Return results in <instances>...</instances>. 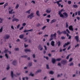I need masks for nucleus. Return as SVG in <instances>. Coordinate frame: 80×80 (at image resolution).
I'll use <instances>...</instances> for the list:
<instances>
[{
    "label": "nucleus",
    "instance_id": "nucleus-52",
    "mask_svg": "<svg viewBox=\"0 0 80 80\" xmlns=\"http://www.w3.org/2000/svg\"><path fill=\"white\" fill-rule=\"evenodd\" d=\"M71 47V46H69L67 49V50H70V48Z\"/></svg>",
    "mask_w": 80,
    "mask_h": 80
},
{
    "label": "nucleus",
    "instance_id": "nucleus-4",
    "mask_svg": "<svg viewBox=\"0 0 80 80\" xmlns=\"http://www.w3.org/2000/svg\"><path fill=\"white\" fill-rule=\"evenodd\" d=\"M75 39H76V40L77 42H79V37L78 36H76L75 37Z\"/></svg>",
    "mask_w": 80,
    "mask_h": 80
},
{
    "label": "nucleus",
    "instance_id": "nucleus-5",
    "mask_svg": "<svg viewBox=\"0 0 80 80\" xmlns=\"http://www.w3.org/2000/svg\"><path fill=\"white\" fill-rule=\"evenodd\" d=\"M70 42H68L67 43H65L63 46V47L65 48L66 46H67V45H70Z\"/></svg>",
    "mask_w": 80,
    "mask_h": 80
},
{
    "label": "nucleus",
    "instance_id": "nucleus-63",
    "mask_svg": "<svg viewBox=\"0 0 80 80\" xmlns=\"http://www.w3.org/2000/svg\"><path fill=\"white\" fill-rule=\"evenodd\" d=\"M20 24L18 25L17 26V28H19V27H20Z\"/></svg>",
    "mask_w": 80,
    "mask_h": 80
},
{
    "label": "nucleus",
    "instance_id": "nucleus-45",
    "mask_svg": "<svg viewBox=\"0 0 80 80\" xmlns=\"http://www.w3.org/2000/svg\"><path fill=\"white\" fill-rule=\"evenodd\" d=\"M46 68L47 69H49V66H48V65H46Z\"/></svg>",
    "mask_w": 80,
    "mask_h": 80
},
{
    "label": "nucleus",
    "instance_id": "nucleus-61",
    "mask_svg": "<svg viewBox=\"0 0 80 80\" xmlns=\"http://www.w3.org/2000/svg\"><path fill=\"white\" fill-rule=\"evenodd\" d=\"M40 23H38L37 24V26L38 27H39L40 26Z\"/></svg>",
    "mask_w": 80,
    "mask_h": 80
},
{
    "label": "nucleus",
    "instance_id": "nucleus-51",
    "mask_svg": "<svg viewBox=\"0 0 80 80\" xmlns=\"http://www.w3.org/2000/svg\"><path fill=\"white\" fill-rule=\"evenodd\" d=\"M7 52H8V50H7L6 49L4 51V53H7Z\"/></svg>",
    "mask_w": 80,
    "mask_h": 80
},
{
    "label": "nucleus",
    "instance_id": "nucleus-37",
    "mask_svg": "<svg viewBox=\"0 0 80 80\" xmlns=\"http://www.w3.org/2000/svg\"><path fill=\"white\" fill-rule=\"evenodd\" d=\"M14 50L15 51H18L19 50V49L18 48H15Z\"/></svg>",
    "mask_w": 80,
    "mask_h": 80
},
{
    "label": "nucleus",
    "instance_id": "nucleus-47",
    "mask_svg": "<svg viewBox=\"0 0 80 80\" xmlns=\"http://www.w3.org/2000/svg\"><path fill=\"white\" fill-rule=\"evenodd\" d=\"M72 58H70L69 60V62H72Z\"/></svg>",
    "mask_w": 80,
    "mask_h": 80
},
{
    "label": "nucleus",
    "instance_id": "nucleus-16",
    "mask_svg": "<svg viewBox=\"0 0 80 80\" xmlns=\"http://www.w3.org/2000/svg\"><path fill=\"white\" fill-rule=\"evenodd\" d=\"M73 7L74 8H77L78 7V6L76 4H74L72 5Z\"/></svg>",
    "mask_w": 80,
    "mask_h": 80
},
{
    "label": "nucleus",
    "instance_id": "nucleus-29",
    "mask_svg": "<svg viewBox=\"0 0 80 80\" xmlns=\"http://www.w3.org/2000/svg\"><path fill=\"white\" fill-rule=\"evenodd\" d=\"M66 28H68V22H66Z\"/></svg>",
    "mask_w": 80,
    "mask_h": 80
},
{
    "label": "nucleus",
    "instance_id": "nucleus-31",
    "mask_svg": "<svg viewBox=\"0 0 80 80\" xmlns=\"http://www.w3.org/2000/svg\"><path fill=\"white\" fill-rule=\"evenodd\" d=\"M50 74H51L52 75L54 73V72L52 71H50L49 72Z\"/></svg>",
    "mask_w": 80,
    "mask_h": 80
},
{
    "label": "nucleus",
    "instance_id": "nucleus-49",
    "mask_svg": "<svg viewBox=\"0 0 80 80\" xmlns=\"http://www.w3.org/2000/svg\"><path fill=\"white\" fill-rule=\"evenodd\" d=\"M44 48H45V50H47V48L46 46H44Z\"/></svg>",
    "mask_w": 80,
    "mask_h": 80
},
{
    "label": "nucleus",
    "instance_id": "nucleus-20",
    "mask_svg": "<svg viewBox=\"0 0 80 80\" xmlns=\"http://www.w3.org/2000/svg\"><path fill=\"white\" fill-rule=\"evenodd\" d=\"M62 33L65 35V34H67V32H66V31H62Z\"/></svg>",
    "mask_w": 80,
    "mask_h": 80
},
{
    "label": "nucleus",
    "instance_id": "nucleus-14",
    "mask_svg": "<svg viewBox=\"0 0 80 80\" xmlns=\"http://www.w3.org/2000/svg\"><path fill=\"white\" fill-rule=\"evenodd\" d=\"M51 38L50 39V41H51V40H53V34H52L50 36Z\"/></svg>",
    "mask_w": 80,
    "mask_h": 80
},
{
    "label": "nucleus",
    "instance_id": "nucleus-42",
    "mask_svg": "<svg viewBox=\"0 0 80 80\" xmlns=\"http://www.w3.org/2000/svg\"><path fill=\"white\" fill-rule=\"evenodd\" d=\"M65 38L64 36H62L61 37V39L63 40Z\"/></svg>",
    "mask_w": 80,
    "mask_h": 80
},
{
    "label": "nucleus",
    "instance_id": "nucleus-18",
    "mask_svg": "<svg viewBox=\"0 0 80 80\" xmlns=\"http://www.w3.org/2000/svg\"><path fill=\"white\" fill-rule=\"evenodd\" d=\"M57 33L59 35H61L62 33V32H60V30H58L57 31Z\"/></svg>",
    "mask_w": 80,
    "mask_h": 80
},
{
    "label": "nucleus",
    "instance_id": "nucleus-25",
    "mask_svg": "<svg viewBox=\"0 0 80 80\" xmlns=\"http://www.w3.org/2000/svg\"><path fill=\"white\" fill-rule=\"evenodd\" d=\"M42 71V70H38L36 72V73H39V72H41Z\"/></svg>",
    "mask_w": 80,
    "mask_h": 80
},
{
    "label": "nucleus",
    "instance_id": "nucleus-36",
    "mask_svg": "<svg viewBox=\"0 0 80 80\" xmlns=\"http://www.w3.org/2000/svg\"><path fill=\"white\" fill-rule=\"evenodd\" d=\"M62 0H60L58 1H57V3H58H58H60V2H62Z\"/></svg>",
    "mask_w": 80,
    "mask_h": 80
},
{
    "label": "nucleus",
    "instance_id": "nucleus-64",
    "mask_svg": "<svg viewBox=\"0 0 80 80\" xmlns=\"http://www.w3.org/2000/svg\"><path fill=\"white\" fill-rule=\"evenodd\" d=\"M48 18H50V15H48L47 16Z\"/></svg>",
    "mask_w": 80,
    "mask_h": 80
},
{
    "label": "nucleus",
    "instance_id": "nucleus-22",
    "mask_svg": "<svg viewBox=\"0 0 80 80\" xmlns=\"http://www.w3.org/2000/svg\"><path fill=\"white\" fill-rule=\"evenodd\" d=\"M30 10H31L30 9L29 10H28V11H26V13H28V14H30Z\"/></svg>",
    "mask_w": 80,
    "mask_h": 80
},
{
    "label": "nucleus",
    "instance_id": "nucleus-1",
    "mask_svg": "<svg viewBox=\"0 0 80 80\" xmlns=\"http://www.w3.org/2000/svg\"><path fill=\"white\" fill-rule=\"evenodd\" d=\"M58 15L60 16V17H64V18H67L68 16V15L66 12H64L63 13V14L62 13V12L60 11H58Z\"/></svg>",
    "mask_w": 80,
    "mask_h": 80
},
{
    "label": "nucleus",
    "instance_id": "nucleus-9",
    "mask_svg": "<svg viewBox=\"0 0 80 80\" xmlns=\"http://www.w3.org/2000/svg\"><path fill=\"white\" fill-rule=\"evenodd\" d=\"M51 44L52 46L54 47V46H55V42L53 41H52L51 43Z\"/></svg>",
    "mask_w": 80,
    "mask_h": 80
},
{
    "label": "nucleus",
    "instance_id": "nucleus-12",
    "mask_svg": "<svg viewBox=\"0 0 80 80\" xmlns=\"http://www.w3.org/2000/svg\"><path fill=\"white\" fill-rule=\"evenodd\" d=\"M23 37H24V35L23 34H21L19 36L20 38L21 39L23 38Z\"/></svg>",
    "mask_w": 80,
    "mask_h": 80
},
{
    "label": "nucleus",
    "instance_id": "nucleus-8",
    "mask_svg": "<svg viewBox=\"0 0 80 80\" xmlns=\"http://www.w3.org/2000/svg\"><path fill=\"white\" fill-rule=\"evenodd\" d=\"M14 21H16L17 22H18L19 21V20H18V19H17V18H13L12 20V22H14Z\"/></svg>",
    "mask_w": 80,
    "mask_h": 80
},
{
    "label": "nucleus",
    "instance_id": "nucleus-41",
    "mask_svg": "<svg viewBox=\"0 0 80 80\" xmlns=\"http://www.w3.org/2000/svg\"><path fill=\"white\" fill-rule=\"evenodd\" d=\"M32 62H31V63H29L28 66L29 67H31V66H32Z\"/></svg>",
    "mask_w": 80,
    "mask_h": 80
},
{
    "label": "nucleus",
    "instance_id": "nucleus-19",
    "mask_svg": "<svg viewBox=\"0 0 80 80\" xmlns=\"http://www.w3.org/2000/svg\"><path fill=\"white\" fill-rule=\"evenodd\" d=\"M56 35H57V33H54L53 35L52 34L53 37V38H56Z\"/></svg>",
    "mask_w": 80,
    "mask_h": 80
},
{
    "label": "nucleus",
    "instance_id": "nucleus-28",
    "mask_svg": "<svg viewBox=\"0 0 80 80\" xmlns=\"http://www.w3.org/2000/svg\"><path fill=\"white\" fill-rule=\"evenodd\" d=\"M21 57H22V58H27V57H28V56L26 55L22 56Z\"/></svg>",
    "mask_w": 80,
    "mask_h": 80
},
{
    "label": "nucleus",
    "instance_id": "nucleus-17",
    "mask_svg": "<svg viewBox=\"0 0 80 80\" xmlns=\"http://www.w3.org/2000/svg\"><path fill=\"white\" fill-rule=\"evenodd\" d=\"M13 10L12 9L11 10L9 11V14H12Z\"/></svg>",
    "mask_w": 80,
    "mask_h": 80
},
{
    "label": "nucleus",
    "instance_id": "nucleus-32",
    "mask_svg": "<svg viewBox=\"0 0 80 80\" xmlns=\"http://www.w3.org/2000/svg\"><path fill=\"white\" fill-rule=\"evenodd\" d=\"M68 4L70 5V4H71V3H72V1H68Z\"/></svg>",
    "mask_w": 80,
    "mask_h": 80
},
{
    "label": "nucleus",
    "instance_id": "nucleus-62",
    "mask_svg": "<svg viewBox=\"0 0 80 80\" xmlns=\"http://www.w3.org/2000/svg\"><path fill=\"white\" fill-rule=\"evenodd\" d=\"M41 45H39V46L38 47V49H40L41 48Z\"/></svg>",
    "mask_w": 80,
    "mask_h": 80
},
{
    "label": "nucleus",
    "instance_id": "nucleus-57",
    "mask_svg": "<svg viewBox=\"0 0 80 80\" xmlns=\"http://www.w3.org/2000/svg\"><path fill=\"white\" fill-rule=\"evenodd\" d=\"M62 63H67V61H63L62 62Z\"/></svg>",
    "mask_w": 80,
    "mask_h": 80
},
{
    "label": "nucleus",
    "instance_id": "nucleus-15",
    "mask_svg": "<svg viewBox=\"0 0 80 80\" xmlns=\"http://www.w3.org/2000/svg\"><path fill=\"white\" fill-rule=\"evenodd\" d=\"M36 13L37 16H38V17L40 16V14H39V11H36Z\"/></svg>",
    "mask_w": 80,
    "mask_h": 80
},
{
    "label": "nucleus",
    "instance_id": "nucleus-30",
    "mask_svg": "<svg viewBox=\"0 0 80 80\" xmlns=\"http://www.w3.org/2000/svg\"><path fill=\"white\" fill-rule=\"evenodd\" d=\"M3 20V18H0V23H2V21Z\"/></svg>",
    "mask_w": 80,
    "mask_h": 80
},
{
    "label": "nucleus",
    "instance_id": "nucleus-60",
    "mask_svg": "<svg viewBox=\"0 0 80 80\" xmlns=\"http://www.w3.org/2000/svg\"><path fill=\"white\" fill-rule=\"evenodd\" d=\"M78 15H80V11H79L78 12Z\"/></svg>",
    "mask_w": 80,
    "mask_h": 80
},
{
    "label": "nucleus",
    "instance_id": "nucleus-58",
    "mask_svg": "<svg viewBox=\"0 0 80 80\" xmlns=\"http://www.w3.org/2000/svg\"><path fill=\"white\" fill-rule=\"evenodd\" d=\"M44 58H46V59H47V60L48 59V57H45V56H44Z\"/></svg>",
    "mask_w": 80,
    "mask_h": 80
},
{
    "label": "nucleus",
    "instance_id": "nucleus-38",
    "mask_svg": "<svg viewBox=\"0 0 80 80\" xmlns=\"http://www.w3.org/2000/svg\"><path fill=\"white\" fill-rule=\"evenodd\" d=\"M73 62H71L69 64L70 66H73Z\"/></svg>",
    "mask_w": 80,
    "mask_h": 80
},
{
    "label": "nucleus",
    "instance_id": "nucleus-59",
    "mask_svg": "<svg viewBox=\"0 0 80 80\" xmlns=\"http://www.w3.org/2000/svg\"><path fill=\"white\" fill-rule=\"evenodd\" d=\"M58 5V6L59 7H60V6L61 5V4H60V3H57Z\"/></svg>",
    "mask_w": 80,
    "mask_h": 80
},
{
    "label": "nucleus",
    "instance_id": "nucleus-33",
    "mask_svg": "<svg viewBox=\"0 0 80 80\" xmlns=\"http://www.w3.org/2000/svg\"><path fill=\"white\" fill-rule=\"evenodd\" d=\"M29 75H31V76H32V77H33V76H34V74H32V72H31Z\"/></svg>",
    "mask_w": 80,
    "mask_h": 80
},
{
    "label": "nucleus",
    "instance_id": "nucleus-40",
    "mask_svg": "<svg viewBox=\"0 0 80 80\" xmlns=\"http://www.w3.org/2000/svg\"><path fill=\"white\" fill-rule=\"evenodd\" d=\"M28 32V30H24L23 31L24 33H26V32Z\"/></svg>",
    "mask_w": 80,
    "mask_h": 80
},
{
    "label": "nucleus",
    "instance_id": "nucleus-54",
    "mask_svg": "<svg viewBox=\"0 0 80 80\" xmlns=\"http://www.w3.org/2000/svg\"><path fill=\"white\" fill-rule=\"evenodd\" d=\"M4 3H5V2L0 3V5H3Z\"/></svg>",
    "mask_w": 80,
    "mask_h": 80
},
{
    "label": "nucleus",
    "instance_id": "nucleus-10",
    "mask_svg": "<svg viewBox=\"0 0 80 80\" xmlns=\"http://www.w3.org/2000/svg\"><path fill=\"white\" fill-rule=\"evenodd\" d=\"M52 63H53V64H54V63H55V62H56V60H55V59H54V58H52Z\"/></svg>",
    "mask_w": 80,
    "mask_h": 80
},
{
    "label": "nucleus",
    "instance_id": "nucleus-39",
    "mask_svg": "<svg viewBox=\"0 0 80 80\" xmlns=\"http://www.w3.org/2000/svg\"><path fill=\"white\" fill-rule=\"evenodd\" d=\"M5 56L8 59V54H5Z\"/></svg>",
    "mask_w": 80,
    "mask_h": 80
},
{
    "label": "nucleus",
    "instance_id": "nucleus-21",
    "mask_svg": "<svg viewBox=\"0 0 80 80\" xmlns=\"http://www.w3.org/2000/svg\"><path fill=\"white\" fill-rule=\"evenodd\" d=\"M11 76L12 78H13V71H11Z\"/></svg>",
    "mask_w": 80,
    "mask_h": 80
},
{
    "label": "nucleus",
    "instance_id": "nucleus-53",
    "mask_svg": "<svg viewBox=\"0 0 80 80\" xmlns=\"http://www.w3.org/2000/svg\"><path fill=\"white\" fill-rule=\"evenodd\" d=\"M28 46V45H26V44H25V43H24V47H25V48H26V47H27Z\"/></svg>",
    "mask_w": 80,
    "mask_h": 80
},
{
    "label": "nucleus",
    "instance_id": "nucleus-11",
    "mask_svg": "<svg viewBox=\"0 0 80 80\" xmlns=\"http://www.w3.org/2000/svg\"><path fill=\"white\" fill-rule=\"evenodd\" d=\"M12 64L13 65H15L17 64V61L14 60L12 62Z\"/></svg>",
    "mask_w": 80,
    "mask_h": 80
},
{
    "label": "nucleus",
    "instance_id": "nucleus-50",
    "mask_svg": "<svg viewBox=\"0 0 80 80\" xmlns=\"http://www.w3.org/2000/svg\"><path fill=\"white\" fill-rule=\"evenodd\" d=\"M7 70H9L10 69V67H9V65L8 66V67L7 68Z\"/></svg>",
    "mask_w": 80,
    "mask_h": 80
},
{
    "label": "nucleus",
    "instance_id": "nucleus-23",
    "mask_svg": "<svg viewBox=\"0 0 80 80\" xmlns=\"http://www.w3.org/2000/svg\"><path fill=\"white\" fill-rule=\"evenodd\" d=\"M24 51L26 52H30V50L28 49H25L24 50Z\"/></svg>",
    "mask_w": 80,
    "mask_h": 80
},
{
    "label": "nucleus",
    "instance_id": "nucleus-46",
    "mask_svg": "<svg viewBox=\"0 0 80 80\" xmlns=\"http://www.w3.org/2000/svg\"><path fill=\"white\" fill-rule=\"evenodd\" d=\"M26 25V23H23L22 24V26L23 27H25V26Z\"/></svg>",
    "mask_w": 80,
    "mask_h": 80
},
{
    "label": "nucleus",
    "instance_id": "nucleus-34",
    "mask_svg": "<svg viewBox=\"0 0 80 80\" xmlns=\"http://www.w3.org/2000/svg\"><path fill=\"white\" fill-rule=\"evenodd\" d=\"M62 60V59H61V58H58V59H56V61H60V60Z\"/></svg>",
    "mask_w": 80,
    "mask_h": 80
},
{
    "label": "nucleus",
    "instance_id": "nucleus-3",
    "mask_svg": "<svg viewBox=\"0 0 80 80\" xmlns=\"http://www.w3.org/2000/svg\"><path fill=\"white\" fill-rule=\"evenodd\" d=\"M51 11L52 10L51 9V8H48L46 10V12L48 13H51Z\"/></svg>",
    "mask_w": 80,
    "mask_h": 80
},
{
    "label": "nucleus",
    "instance_id": "nucleus-6",
    "mask_svg": "<svg viewBox=\"0 0 80 80\" xmlns=\"http://www.w3.org/2000/svg\"><path fill=\"white\" fill-rule=\"evenodd\" d=\"M10 38V36L6 34L4 38V39H8Z\"/></svg>",
    "mask_w": 80,
    "mask_h": 80
},
{
    "label": "nucleus",
    "instance_id": "nucleus-26",
    "mask_svg": "<svg viewBox=\"0 0 80 80\" xmlns=\"http://www.w3.org/2000/svg\"><path fill=\"white\" fill-rule=\"evenodd\" d=\"M3 31V27H2L0 29V33H2Z\"/></svg>",
    "mask_w": 80,
    "mask_h": 80
},
{
    "label": "nucleus",
    "instance_id": "nucleus-44",
    "mask_svg": "<svg viewBox=\"0 0 80 80\" xmlns=\"http://www.w3.org/2000/svg\"><path fill=\"white\" fill-rule=\"evenodd\" d=\"M46 28V26H44L42 28V30H44Z\"/></svg>",
    "mask_w": 80,
    "mask_h": 80
},
{
    "label": "nucleus",
    "instance_id": "nucleus-13",
    "mask_svg": "<svg viewBox=\"0 0 80 80\" xmlns=\"http://www.w3.org/2000/svg\"><path fill=\"white\" fill-rule=\"evenodd\" d=\"M56 21H57V20L56 19H53L51 22V24L53 23H54V22H56Z\"/></svg>",
    "mask_w": 80,
    "mask_h": 80
},
{
    "label": "nucleus",
    "instance_id": "nucleus-55",
    "mask_svg": "<svg viewBox=\"0 0 80 80\" xmlns=\"http://www.w3.org/2000/svg\"><path fill=\"white\" fill-rule=\"evenodd\" d=\"M23 28V27H22L21 28H19L20 30H22Z\"/></svg>",
    "mask_w": 80,
    "mask_h": 80
},
{
    "label": "nucleus",
    "instance_id": "nucleus-43",
    "mask_svg": "<svg viewBox=\"0 0 80 80\" xmlns=\"http://www.w3.org/2000/svg\"><path fill=\"white\" fill-rule=\"evenodd\" d=\"M46 20L47 21V22L49 23V22H50V19H47Z\"/></svg>",
    "mask_w": 80,
    "mask_h": 80
},
{
    "label": "nucleus",
    "instance_id": "nucleus-56",
    "mask_svg": "<svg viewBox=\"0 0 80 80\" xmlns=\"http://www.w3.org/2000/svg\"><path fill=\"white\" fill-rule=\"evenodd\" d=\"M32 31H33V29H32L28 30V32H32Z\"/></svg>",
    "mask_w": 80,
    "mask_h": 80
},
{
    "label": "nucleus",
    "instance_id": "nucleus-7",
    "mask_svg": "<svg viewBox=\"0 0 80 80\" xmlns=\"http://www.w3.org/2000/svg\"><path fill=\"white\" fill-rule=\"evenodd\" d=\"M69 29L70 30H72V31H73V26L72 25H71L69 27Z\"/></svg>",
    "mask_w": 80,
    "mask_h": 80
},
{
    "label": "nucleus",
    "instance_id": "nucleus-48",
    "mask_svg": "<svg viewBox=\"0 0 80 80\" xmlns=\"http://www.w3.org/2000/svg\"><path fill=\"white\" fill-rule=\"evenodd\" d=\"M31 3H34V4H35V1L33 0L32 1H31Z\"/></svg>",
    "mask_w": 80,
    "mask_h": 80
},
{
    "label": "nucleus",
    "instance_id": "nucleus-24",
    "mask_svg": "<svg viewBox=\"0 0 80 80\" xmlns=\"http://www.w3.org/2000/svg\"><path fill=\"white\" fill-rule=\"evenodd\" d=\"M57 43H58V46H60V45L61 44V43L60 42V41H59Z\"/></svg>",
    "mask_w": 80,
    "mask_h": 80
},
{
    "label": "nucleus",
    "instance_id": "nucleus-27",
    "mask_svg": "<svg viewBox=\"0 0 80 80\" xmlns=\"http://www.w3.org/2000/svg\"><path fill=\"white\" fill-rule=\"evenodd\" d=\"M18 7H19V4H17L15 8H16V9H17Z\"/></svg>",
    "mask_w": 80,
    "mask_h": 80
},
{
    "label": "nucleus",
    "instance_id": "nucleus-35",
    "mask_svg": "<svg viewBox=\"0 0 80 80\" xmlns=\"http://www.w3.org/2000/svg\"><path fill=\"white\" fill-rule=\"evenodd\" d=\"M70 54L68 55L66 57V59H68V58H69V57H70Z\"/></svg>",
    "mask_w": 80,
    "mask_h": 80
},
{
    "label": "nucleus",
    "instance_id": "nucleus-2",
    "mask_svg": "<svg viewBox=\"0 0 80 80\" xmlns=\"http://www.w3.org/2000/svg\"><path fill=\"white\" fill-rule=\"evenodd\" d=\"M34 13L33 12L31 13V14L28 16V18H29L30 19H32L33 17H34L33 16Z\"/></svg>",
    "mask_w": 80,
    "mask_h": 80
}]
</instances>
